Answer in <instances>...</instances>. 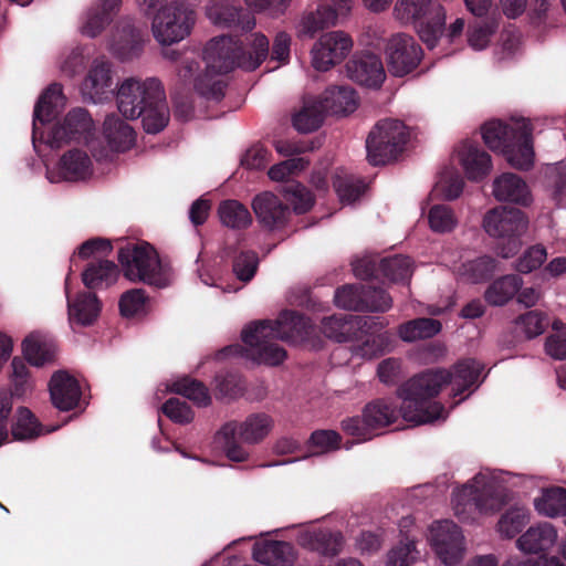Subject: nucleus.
<instances>
[{
	"label": "nucleus",
	"instance_id": "nucleus-1",
	"mask_svg": "<svg viewBox=\"0 0 566 566\" xmlns=\"http://www.w3.org/2000/svg\"><path fill=\"white\" fill-rule=\"evenodd\" d=\"M482 370L479 361L468 358L454 364L451 370L434 368L415 375L397 389L402 399L403 420L419 426L442 418L444 408L434 400L441 389L451 384L453 396H459L470 387L479 386Z\"/></svg>",
	"mask_w": 566,
	"mask_h": 566
},
{
	"label": "nucleus",
	"instance_id": "nucleus-2",
	"mask_svg": "<svg viewBox=\"0 0 566 566\" xmlns=\"http://www.w3.org/2000/svg\"><path fill=\"white\" fill-rule=\"evenodd\" d=\"M268 55L269 40L262 33L251 34L248 50H243L231 36L213 38L203 49L206 74L195 78V90L205 98L219 102L224 96L226 83L213 74H226L234 67L253 71Z\"/></svg>",
	"mask_w": 566,
	"mask_h": 566
},
{
	"label": "nucleus",
	"instance_id": "nucleus-3",
	"mask_svg": "<svg viewBox=\"0 0 566 566\" xmlns=\"http://www.w3.org/2000/svg\"><path fill=\"white\" fill-rule=\"evenodd\" d=\"M124 276L158 289L170 283L169 270L161 264L155 249L148 243L126 242L117 253Z\"/></svg>",
	"mask_w": 566,
	"mask_h": 566
},
{
	"label": "nucleus",
	"instance_id": "nucleus-4",
	"mask_svg": "<svg viewBox=\"0 0 566 566\" xmlns=\"http://www.w3.org/2000/svg\"><path fill=\"white\" fill-rule=\"evenodd\" d=\"M482 226L490 237L507 240L499 247V254L509 259L520 250L521 237L527 230L528 220L520 209L496 207L485 213Z\"/></svg>",
	"mask_w": 566,
	"mask_h": 566
},
{
	"label": "nucleus",
	"instance_id": "nucleus-5",
	"mask_svg": "<svg viewBox=\"0 0 566 566\" xmlns=\"http://www.w3.org/2000/svg\"><path fill=\"white\" fill-rule=\"evenodd\" d=\"M409 139L407 126L399 119H382L366 139L367 159L374 165H385L396 159Z\"/></svg>",
	"mask_w": 566,
	"mask_h": 566
},
{
	"label": "nucleus",
	"instance_id": "nucleus-6",
	"mask_svg": "<svg viewBox=\"0 0 566 566\" xmlns=\"http://www.w3.org/2000/svg\"><path fill=\"white\" fill-rule=\"evenodd\" d=\"M452 503L454 514L461 521H467L474 512L495 511L500 505V497L495 492L493 479L489 474L480 472L471 482L453 493Z\"/></svg>",
	"mask_w": 566,
	"mask_h": 566
},
{
	"label": "nucleus",
	"instance_id": "nucleus-7",
	"mask_svg": "<svg viewBox=\"0 0 566 566\" xmlns=\"http://www.w3.org/2000/svg\"><path fill=\"white\" fill-rule=\"evenodd\" d=\"M196 17L195 8L189 2L171 1L153 17L151 30L154 38L161 45L180 42L190 34Z\"/></svg>",
	"mask_w": 566,
	"mask_h": 566
},
{
	"label": "nucleus",
	"instance_id": "nucleus-8",
	"mask_svg": "<svg viewBox=\"0 0 566 566\" xmlns=\"http://www.w3.org/2000/svg\"><path fill=\"white\" fill-rule=\"evenodd\" d=\"M93 120L88 112L84 108H74L66 114L61 123L52 128L46 144L51 148H60L71 142H83L93 149Z\"/></svg>",
	"mask_w": 566,
	"mask_h": 566
},
{
	"label": "nucleus",
	"instance_id": "nucleus-9",
	"mask_svg": "<svg viewBox=\"0 0 566 566\" xmlns=\"http://www.w3.org/2000/svg\"><path fill=\"white\" fill-rule=\"evenodd\" d=\"M385 54L390 74L402 77L417 69L422 49L411 35L397 33L388 40Z\"/></svg>",
	"mask_w": 566,
	"mask_h": 566
},
{
	"label": "nucleus",
	"instance_id": "nucleus-10",
	"mask_svg": "<svg viewBox=\"0 0 566 566\" xmlns=\"http://www.w3.org/2000/svg\"><path fill=\"white\" fill-rule=\"evenodd\" d=\"M353 0H325L315 10L305 11L298 23L301 36L314 38L324 29L337 24L338 19L346 17L352 9Z\"/></svg>",
	"mask_w": 566,
	"mask_h": 566
},
{
	"label": "nucleus",
	"instance_id": "nucleus-11",
	"mask_svg": "<svg viewBox=\"0 0 566 566\" xmlns=\"http://www.w3.org/2000/svg\"><path fill=\"white\" fill-rule=\"evenodd\" d=\"M310 321L295 311H283L275 321H260L258 332L263 337H276L287 343L303 342L312 333Z\"/></svg>",
	"mask_w": 566,
	"mask_h": 566
},
{
	"label": "nucleus",
	"instance_id": "nucleus-12",
	"mask_svg": "<svg viewBox=\"0 0 566 566\" xmlns=\"http://www.w3.org/2000/svg\"><path fill=\"white\" fill-rule=\"evenodd\" d=\"M431 545L447 566L458 564L464 553L463 535L459 526L452 521H438L430 527Z\"/></svg>",
	"mask_w": 566,
	"mask_h": 566
},
{
	"label": "nucleus",
	"instance_id": "nucleus-13",
	"mask_svg": "<svg viewBox=\"0 0 566 566\" xmlns=\"http://www.w3.org/2000/svg\"><path fill=\"white\" fill-rule=\"evenodd\" d=\"M353 41L343 31L323 34L312 50V64L317 71H327L350 52Z\"/></svg>",
	"mask_w": 566,
	"mask_h": 566
},
{
	"label": "nucleus",
	"instance_id": "nucleus-14",
	"mask_svg": "<svg viewBox=\"0 0 566 566\" xmlns=\"http://www.w3.org/2000/svg\"><path fill=\"white\" fill-rule=\"evenodd\" d=\"M149 82L160 81L156 77L144 81L129 77L119 85L116 95L117 108L125 118L136 119L143 114V108L148 104Z\"/></svg>",
	"mask_w": 566,
	"mask_h": 566
},
{
	"label": "nucleus",
	"instance_id": "nucleus-15",
	"mask_svg": "<svg viewBox=\"0 0 566 566\" xmlns=\"http://www.w3.org/2000/svg\"><path fill=\"white\" fill-rule=\"evenodd\" d=\"M260 322H253L243 328L241 337L251 348L252 357L260 364L277 366L286 358L285 349L273 340L276 337H263L258 332Z\"/></svg>",
	"mask_w": 566,
	"mask_h": 566
},
{
	"label": "nucleus",
	"instance_id": "nucleus-16",
	"mask_svg": "<svg viewBox=\"0 0 566 566\" xmlns=\"http://www.w3.org/2000/svg\"><path fill=\"white\" fill-rule=\"evenodd\" d=\"M252 209L259 222L270 230L283 228L291 216L289 205L269 191L254 197Z\"/></svg>",
	"mask_w": 566,
	"mask_h": 566
},
{
	"label": "nucleus",
	"instance_id": "nucleus-17",
	"mask_svg": "<svg viewBox=\"0 0 566 566\" xmlns=\"http://www.w3.org/2000/svg\"><path fill=\"white\" fill-rule=\"evenodd\" d=\"M346 71L352 81L367 87H379L386 77L380 57L373 53L355 55L347 62Z\"/></svg>",
	"mask_w": 566,
	"mask_h": 566
},
{
	"label": "nucleus",
	"instance_id": "nucleus-18",
	"mask_svg": "<svg viewBox=\"0 0 566 566\" xmlns=\"http://www.w3.org/2000/svg\"><path fill=\"white\" fill-rule=\"evenodd\" d=\"M532 124L521 118L515 128V139L503 153L507 163L521 170H528L534 164Z\"/></svg>",
	"mask_w": 566,
	"mask_h": 566
},
{
	"label": "nucleus",
	"instance_id": "nucleus-19",
	"mask_svg": "<svg viewBox=\"0 0 566 566\" xmlns=\"http://www.w3.org/2000/svg\"><path fill=\"white\" fill-rule=\"evenodd\" d=\"M148 104L140 114L144 129L149 134L161 132L169 122V108L160 82H149Z\"/></svg>",
	"mask_w": 566,
	"mask_h": 566
},
{
	"label": "nucleus",
	"instance_id": "nucleus-20",
	"mask_svg": "<svg viewBox=\"0 0 566 566\" xmlns=\"http://www.w3.org/2000/svg\"><path fill=\"white\" fill-rule=\"evenodd\" d=\"M365 285H344L335 291V304L344 310L355 312H386L392 305V298L380 293L379 303L371 301L366 303L364 298Z\"/></svg>",
	"mask_w": 566,
	"mask_h": 566
},
{
	"label": "nucleus",
	"instance_id": "nucleus-21",
	"mask_svg": "<svg viewBox=\"0 0 566 566\" xmlns=\"http://www.w3.org/2000/svg\"><path fill=\"white\" fill-rule=\"evenodd\" d=\"M459 161L469 180H483L492 170V159L489 153L478 144L463 142L457 149Z\"/></svg>",
	"mask_w": 566,
	"mask_h": 566
},
{
	"label": "nucleus",
	"instance_id": "nucleus-22",
	"mask_svg": "<svg viewBox=\"0 0 566 566\" xmlns=\"http://www.w3.org/2000/svg\"><path fill=\"white\" fill-rule=\"evenodd\" d=\"M49 389L53 406L62 411L75 408L82 394L77 380L63 370L53 374Z\"/></svg>",
	"mask_w": 566,
	"mask_h": 566
},
{
	"label": "nucleus",
	"instance_id": "nucleus-23",
	"mask_svg": "<svg viewBox=\"0 0 566 566\" xmlns=\"http://www.w3.org/2000/svg\"><path fill=\"white\" fill-rule=\"evenodd\" d=\"M112 83L111 62L105 59H95L82 84L83 97L92 103H98L111 90Z\"/></svg>",
	"mask_w": 566,
	"mask_h": 566
},
{
	"label": "nucleus",
	"instance_id": "nucleus-24",
	"mask_svg": "<svg viewBox=\"0 0 566 566\" xmlns=\"http://www.w3.org/2000/svg\"><path fill=\"white\" fill-rule=\"evenodd\" d=\"M297 543L310 551L324 556H335L340 553L343 536L339 532L327 528L312 527L300 532Z\"/></svg>",
	"mask_w": 566,
	"mask_h": 566
},
{
	"label": "nucleus",
	"instance_id": "nucleus-25",
	"mask_svg": "<svg viewBox=\"0 0 566 566\" xmlns=\"http://www.w3.org/2000/svg\"><path fill=\"white\" fill-rule=\"evenodd\" d=\"M492 193L497 201L527 206L532 201L528 186L513 172H504L496 177L493 181Z\"/></svg>",
	"mask_w": 566,
	"mask_h": 566
},
{
	"label": "nucleus",
	"instance_id": "nucleus-26",
	"mask_svg": "<svg viewBox=\"0 0 566 566\" xmlns=\"http://www.w3.org/2000/svg\"><path fill=\"white\" fill-rule=\"evenodd\" d=\"M61 99L62 87L56 83L51 84L39 97L33 112L32 142L34 146L38 138H43L39 125H44L55 117Z\"/></svg>",
	"mask_w": 566,
	"mask_h": 566
},
{
	"label": "nucleus",
	"instance_id": "nucleus-27",
	"mask_svg": "<svg viewBox=\"0 0 566 566\" xmlns=\"http://www.w3.org/2000/svg\"><path fill=\"white\" fill-rule=\"evenodd\" d=\"M67 296V313L71 326L77 324L81 326L92 325L99 315L101 303L96 295L91 292H81L74 300H71L65 283Z\"/></svg>",
	"mask_w": 566,
	"mask_h": 566
},
{
	"label": "nucleus",
	"instance_id": "nucleus-28",
	"mask_svg": "<svg viewBox=\"0 0 566 566\" xmlns=\"http://www.w3.org/2000/svg\"><path fill=\"white\" fill-rule=\"evenodd\" d=\"M557 541V531L548 522L531 526L516 541L518 549L527 554H539L552 548Z\"/></svg>",
	"mask_w": 566,
	"mask_h": 566
},
{
	"label": "nucleus",
	"instance_id": "nucleus-29",
	"mask_svg": "<svg viewBox=\"0 0 566 566\" xmlns=\"http://www.w3.org/2000/svg\"><path fill=\"white\" fill-rule=\"evenodd\" d=\"M207 14L214 24L220 27L237 28L242 31H251L255 27L254 15L239 7L230 4L211 7L208 9Z\"/></svg>",
	"mask_w": 566,
	"mask_h": 566
},
{
	"label": "nucleus",
	"instance_id": "nucleus-30",
	"mask_svg": "<svg viewBox=\"0 0 566 566\" xmlns=\"http://www.w3.org/2000/svg\"><path fill=\"white\" fill-rule=\"evenodd\" d=\"M60 174L64 180H85L93 174V164L90 156L80 149H71L60 159Z\"/></svg>",
	"mask_w": 566,
	"mask_h": 566
},
{
	"label": "nucleus",
	"instance_id": "nucleus-31",
	"mask_svg": "<svg viewBox=\"0 0 566 566\" xmlns=\"http://www.w3.org/2000/svg\"><path fill=\"white\" fill-rule=\"evenodd\" d=\"M319 98L327 114L346 115L353 113L357 108L356 93L348 86H334L327 88Z\"/></svg>",
	"mask_w": 566,
	"mask_h": 566
},
{
	"label": "nucleus",
	"instance_id": "nucleus-32",
	"mask_svg": "<svg viewBox=\"0 0 566 566\" xmlns=\"http://www.w3.org/2000/svg\"><path fill=\"white\" fill-rule=\"evenodd\" d=\"M103 129L109 147L115 151H125L135 142L133 128L116 115L106 116Z\"/></svg>",
	"mask_w": 566,
	"mask_h": 566
},
{
	"label": "nucleus",
	"instance_id": "nucleus-33",
	"mask_svg": "<svg viewBox=\"0 0 566 566\" xmlns=\"http://www.w3.org/2000/svg\"><path fill=\"white\" fill-rule=\"evenodd\" d=\"M399 415H402V406L398 410L392 401L376 399L364 408V419L367 426L373 429H380L396 422ZM403 418V416H401Z\"/></svg>",
	"mask_w": 566,
	"mask_h": 566
},
{
	"label": "nucleus",
	"instance_id": "nucleus-34",
	"mask_svg": "<svg viewBox=\"0 0 566 566\" xmlns=\"http://www.w3.org/2000/svg\"><path fill=\"white\" fill-rule=\"evenodd\" d=\"M117 265L108 260L91 262L82 273V281L90 290L108 287L118 277Z\"/></svg>",
	"mask_w": 566,
	"mask_h": 566
},
{
	"label": "nucleus",
	"instance_id": "nucleus-35",
	"mask_svg": "<svg viewBox=\"0 0 566 566\" xmlns=\"http://www.w3.org/2000/svg\"><path fill=\"white\" fill-rule=\"evenodd\" d=\"M516 119L511 124H505L501 120H491L485 123L482 130V138L485 145L492 150H501L502 153L514 142L515 128L517 127Z\"/></svg>",
	"mask_w": 566,
	"mask_h": 566
},
{
	"label": "nucleus",
	"instance_id": "nucleus-36",
	"mask_svg": "<svg viewBox=\"0 0 566 566\" xmlns=\"http://www.w3.org/2000/svg\"><path fill=\"white\" fill-rule=\"evenodd\" d=\"M120 2L122 0H102L99 4L91 8L82 27V33L90 38H95L112 21Z\"/></svg>",
	"mask_w": 566,
	"mask_h": 566
},
{
	"label": "nucleus",
	"instance_id": "nucleus-37",
	"mask_svg": "<svg viewBox=\"0 0 566 566\" xmlns=\"http://www.w3.org/2000/svg\"><path fill=\"white\" fill-rule=\"evenodd\" d=\"M327 115L321 98L304 99L303 107L293 116V126L301 133H311L321 127Z\"/></svg>",
	"mask_w": 566,
	"mask_h": 566
},
{
	"label": "nucleus",
	"instance_id": "nucleus-38",
	"mask_svg": "<svg viewBox=\"0 0 566 566\" xmlns=\"http://www.w3.org/2000/svg\"><path fill=\"white\" fill-rule=\"evenodd\" d=\"M534 507L539 515L546 517L566 516V489L562 486L542 489L541 495L534 499Z\"/></svg>",
	"mask_w": 566,
	"mask_h": 566
},
{
	"label": "nucleus",
	"instance_id": "nucleus-39",
	"mask_svg": "<svg viewBox=\"0 0 566 566\" xmlns=\"http://www.w3.org/2000/svg\"><path fill=\"white\" fill-rule=\"evenodd\" d=\"M253 557L268 566H286L292 562L293 547L283 541H269L253 548Z\"/></svg>",
	"mask_w": 566,
	"mask_h": 566
},
{
	"label": "nucleus",
	"instance_id": "nucleus-40",
	"mask_svg": "<svg viewBox=\"0 0 566 566\" xmlns=\"http://www.w3.org/2000/svg\"><path fill=\"white\" fill-rule=\"evenodd\" d=\"M361 319L354 315H332L322 321L323 334L338 343H345L353 338Z\"/></svg>",
	"mask_w": 566,
	"mask_h": 566
},
{
	"label": "nucleus",
	"instance_id": "nucleus-41",
	"mask_svg": "<svg viewBox=\"0 0 566 566\" xmlns=\"http://www.w3.org/2000/svg\"><path fill=\"white\" fill-rule=\"evenodd\" d=\"M22 350L31 365L41 367L53 359L55 346L40 333H31L24 338Z\"/></svg>",
	"mask_w": 566,
	"mask_h": 566
},
{
	"label": "nucleus",
	"instance_id": "nucleus-42",
	"mask_svg": "<svg viewBox=\"0 0 566 566\" xmlns=\"http://www.w3.org/2000/svg\"><path fill=\"white\" fill-rule=\"evenodd\" d=\"M415 23L421 41L426 43L429 49H433L446 24V11L442 6H436L432 9V14L417 19Z\"/></svg>",
	"mask_w": 566,
	"mask_h": 566
},
{
	"label": "nucleus",
	"instance_id": "nucleus-43",
	"mask_svg": "<svg viewBox=\"0 0 566 566\" xmlns=\"http://www.w3.org/2000/svg\"><path fill=\"white\" fill-rule=\"evenodd\" d=\"M218 216L222 226L232 230H244L252 223V216L248 208L234 199L221 201Z\"/></svg>",
	"mask_w": 566,
	"mask_h": 566
},
{
	"label": "nucleus",
	"instance_id": "nucleus-44",
	"mask_svg": "<svg viewBox=\"0 0 566 566\" xmlns=\"http://www.w3.org/2000/svg\"><path fill=\"white\" fill-rule=\"evenodd\" d=\"M523 280L517 274L504 275L495 280L485 291V301L493 306L506 304L520 291Z\"/></svg>",
	"mask_w": 566,
	"mask_h": 566
},
{
	"label": "nucleus",
	"instance_id": "nucleus-45",
	"mask_svg": "<svg viewBox=\"0 0 566 566\" xmlns=\"http://www.w3.org/2000/svg\"><path fill=\"white\" fill-rule=\"evenodd\" d=\"M222 256H232V271L238 280L247 283L254 277L259 268V256L254 251L242 250L234 254V248L226 244Z\"/></svg>",
	"mask_w": 566,
	"mask_h": 566
},
{
	"label": "nucleus",
	"instance_id": "nucleus-46",
	"mask_svg": "<svg viewBox=\"0 0 566 566\" xmlns=\"http://www.w3.org/2000/svg\"><path fill=\"white\" fill-rule=\"evenodd\" d=\"M438 319L421 317L408 321L398 327L399 337L407 343H413L436 336L441 331Z\"/></svg>",
	"mask_w": 566,
	"mask_h": 566
},
{
	"label": "nucleus",
	"instance_id": "nucleus-47",
	"mask_svg": "<svg viewBox=\"0 0 566 566\" xmlns=\"http://www.w3.org/2000/svg\"><path fill=\"white\" fill-rule=\"evenodd\" d=\"M273 427L272 418L266 413H254L238 424L240 439L247 443H258L263 440Z\"/></svg>",
	"mask_w": 566,
	"mask_h": 566
},
{
	"label": "nucleus",
	"instance_id": "nucleus-48",
	"mask_svg": "<svg viewBox=\"0 0 566 566\" xmlns=\"http://www.w3.org/2000/svg\"><path fill=\"white\" fill-rule=\"evenodd\" d=\"M496 269V260L489 255H482L467 261L458 269L459 276L470 283H480L489 280Z\"/></svg>",
	"mask_w": 566,
	"mask_h": 566
},
{
	"label": "nucleus",
	"instance_id": "nucleus-49",
	"mask_svg": "<svg viewBox=\"0 0 566 566\" xmlns=\"http://www.w3.org/2000/svg\"><path fill=\"white\" fill-rule=\"evenodd\" d=\"M238 423L234 421L227 422L218 431L216 436L217 442L224 451L227 458L234 462H243L248 459V452L244 448L237 443Z\"/></svg>",
	"mask_w": 566,
	"mask_h": 566
},
{
	"label": "nucleus",
	"instance_id": "nucleus-50",
	"mask_svg": "<svg viewBox=\"0 0 566 566\" xmlns=\"http://www.w3.org/2000/svg\"><path fill=\"white\" fill-rule=\"evenodd\" d=\"M171 390L191 400L198 407H207L211 403V397L206 385L199 380L185 377L175 381Z\"/></svg>",
	"mask_w": 566,
	"mask_h": 566
},
{
	"label": "nucleus",
	"instance_id": "nucleus-51",
	"mask_svg": "<svg viewBox=\"0 0 566 566\" xmlns=\"http://www.w3.org/2000/svg\"><path fill=\"white\" fill-rule=\"evenodd\" d=\"M42 426L27 407L17 410L15 421L11 427V433L15 440H30L39 437Z\"/></svg>",
	"mask_w": 566,
	"mask_h": 566
},
{
	"label": "nucleus",
	"instance_id": "nucleus-52",
	"mask_svg": "<svg viewBox=\"0 0 566 566\" xmlns=\"http://www.w3.org/2000/svg\"><path fill=\"white\" fill-rule=\"evenodd\" d=\"M391 340V335L388 332L369 334L361 343L354 345L352 352L355 356L371 359L388 352Z\"/></svg>",
	"mask_w": 566,
	"mask_h": 566
},
{
	"label": "nucleus",
	"instance_id": "nucleus-53",
	"mask_svg": "<svg viewBox=\"0 0 566 566\" xmlns=\"http://www.w3.org/2000/svg\"><path fill=\"white\" fill-rule=\"evenodd\" d=\"M436 6L440 4L433 3L431 0H398L395 12L401 22L409 23L432 14V9Z\"/></svg>",
	"mask_w": 566,
	"mask_h": 566
},
{
	"label": "nucleus",
	"instance_id": "nucleus-54",
	"mask_svg": "<svg viewBox=\"0 0 566 566\" xmlns=\"http://www.w3.org/2000/svg\"><path fill=\"white\" fill-rule=\"evenodd\" d=\"M379 270L391 282H409L412 262L409 256L395 255L380 261Z\"/></svg>",
	"mask_w": 566,
	"mask_h": 566
},
{
	"label": "nucleus",
	"instance_id": "nucleus-55",
	"mask_svg": "<svg viewBox=\"0 0 566 566\" xmlns=\"http://www.w3.org/2000/svg\"><path fill=\"white\" fill-rule=\"evenodd\" d=\"M530 521V513L524 507H512L507 510L497 523V531L501 535L512 538L517 535Z\"/></svg>",
	"mask_w": 566,
	"mask_h": 566
},
{
	"label": "nucleus",
	"instance_id": "nucleus-56",
	"mask_svg": "<svg viewBox=\"0 0 566 566\" xmlns=\"http://www.w3.org/2000/svg\"><path fill=\"white\" fill-rule=\"evenodd\" d=\"M334 188L343 203H353L365 192L366 185L361 179L354 176L336 175Z\"/></svg>",
	"mask_w": 566,
	"mask_h": 566
},
{
	"label": "nucleus",
	"instance_id": "nucleus-57",
	"mask_svg": "<svg viewBox=\"0 0 566 566\" xmlns=\"http://www.w3.org/2000/svg\"><path fill=\"white\" fill-rule=\"evenodd\" d=\"M430 229L437 233L451 232L458 224V219L451 207L434 205L428 213Z\"/></svg>",
	"mask_w": 566,
	"mask_h": 566
},
{
	"label": "nucleus",
	"instance_id": "nucleus-58",
	"mask_svg": "<svg viewBox=\"0 0 566 566\" xmlns=\"http://www.w3.org/2000/svg\"><path fill=\"white\" fill-rule=\"evenodd\" d=\"M285 200L293 206L295 213H305L314 205V197L311 191L298 182H292L283 189Z\"/></svg>",
	"mask_w": 566,
	"mask_h": 566
},
{
	"label": "nucleus",
	"instance_id": "nucleus-59",
	"mask_svg": "<svg viewBox=\"0 0 566 566\" xmlns=\"http://www.w3.org/2000/svg\"><path fill=\"white\" fill-rule=\"evenodd\" d=\"M415 539L407 536V542L399 541L387 554V566H410L418 558Z\"/></svg>",
	"mask_w": 566,
	"mask_h": 566
},
{
	"label": "nucleus",
	"instance_id": "nucleus-60",
	"mask_svg": "<svg viewBox=\"0 0 566 566\" xmlns=\"http://www.w3.org/2000/svg\"><path fill=\"white\" fill-rule=\"evenodd\" d=\"M310 161L304 157L287 158L269 169V177L274 181H283L292 175L304 170Z\"/></svg>",
	"mask_w": 566,
	"mask_h": 566
},
{
	"label": "nucleus",
	"instance_id": "nucleus-61",
	"mask_svg": "<svg viewBox=\"0 0 566 566\" xmlns=\"http://www.w3.org/2000/svg\"><path fill=\"white\" fill-rule=\"evenodd\" d=\"M546 258L547 253L544 247L538 244L531 247L516 260L515 269L520 273H531L542 266Z\"/></svg>",
	"mask_w": 566,
	"mask_h": 566
},
{
	"label": "nucleus",
	"instance_id": "nucleus-62",
	"mask_svg": "<svg viewBox=\"0 0 566 566\" xmlns=\"http://www.w3.org/2000/svg\"><path fill=\"white\" fill-rule=\"evenodd\" d=\"M146 294L143 289H133L125 292L119 300L120 314L125 317L135 316L144 311Z\"/></svg>",
	"mask_w": 566,
	"mask_h": 566
},
{
	"label": "nucleus",
	"instance_id": "nucleus-63",
	"mask_svg": "<svg viewBox=\"0 0 566 566\" xmlns=\"http://www.w3.org/2000/svg\"><path fill=\"white\" fill-rule=\"evenodd\" d=\"M161 411L171 421L180 424L190 423L193 420V411L186 401L178 398H169L163 406Z\"/></svg>",
	"mask_w": 566,
	"mask_h": 566
},
{
	"label": "nucleus",
	"instance_id": "nucleus-64",
	"mask_svg": "<svg viewBox=\"0 0 566 566\" xmlns=\"http://www.w3.org/2000/svg\"><path fill=\"white\" fill-rule=\"evenodd\" d=\"M548 186L557 203L566 200V165L548 168L546 172Z\"/></svg>",
	"mask_w": 566,
	"mask_h": 566
}]
</instances>
